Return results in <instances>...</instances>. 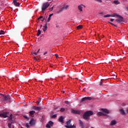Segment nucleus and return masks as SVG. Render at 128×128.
<instances>
[{
	"label": "nucleus",
	"instance_id": "29",
	"mask_svg": "<svg viewBox=\"0 0 128 128\" xmlns=\"http://www.w3.org/2000/svg\"><path fill=\"white\" fill-rule=\"evenodd\" d=\"M108 24H112V26H116V28H118V26L114 24L112 22H108Z\"/></svg>",
	"mask_w": 128,
	"mask_h": 128
},
{
	"label": "nucleus",
	"instance_id": "10",
	"mask_svg": "<svg viewBox=\"0 0 128 128\" xmlns=\"http://www.w3.org/2000/svg\"><path fill=\"white\" fill-rule=\"evenodd\" d=\"M43 31L46 32V30H48V22H46L44 25L43 26Z\"/></svg>",
	"mask_w": 128,
	"mask_h": 128
},
{
	"label": "nucleus",
	"instance_id": "22",
	"mask_svg": "<svg viewBox=\"0 0 128 128\" xmlns=\"http://www.w3.org/2000/svg\"><path fill=\"white\" fill-rule=\"evenodd\" d=\"M14 5L16 6H20V3H18V2H16V1H14Z\"/></svg>",
	"mask_w": 128,
	"mask_h": 128
},
{
	"label": "nucleus",
	"instance_id": "54",
	"mask_svg": "<svg viewBox=\"0 0 128 128\" xmlns=\"http://www.w3.org/2000/svg\"><path fill=\"white\" fill-rule=\"evenodd\" d=\"M16 0H13V2H16Z\"/></svg>",
	"mask_w": 128,
	"mask_h": 128
},
{
	"label": "nucleus",
	"instance_id": "28",
	"mask_svg": "<svg viewBox=\"0 0 128 128\" xmlns=\"http://www.w3.org/2000/svg\"><path fill=\"white\" fill-rule=\"evenodd\" d=\"M56 116H58V114H56L52 115V118H56Z\"/></svg>",
	"mask_w": 128,
	"mask_h": 128
},
{
	"label": "nucleus",
	"instance_id": "31",
	"mask_svg": "<svg viewBox=\"0 0 128 128\" xmlns=\"http://www.w3.org/2000/svg\"><path fill=\"white\" fill-rule=\"evenodd\" d=\"M12 122H11V123H8V127L9 128H12Z\"/></svg>",
	"mask_w": 128,
	"mask_h": 128
},
{
	"label": "nucleus",
	"instance_id": "52",
	"mask_svg": "<svg viewBox=\"0 0 128 128\" xmlns=\"http://www.w3.org/2000/svg\"><path fill=\"white\" fill-rule=\"evenodd\" d=\"M50 68H53L52 65H50Z\"/></svg>",
	"mask_w": 128,
	"mask_h": 128
},
{
	"label": "nucleus",
	"instance_id": "56",
	"mask_svg": "<svg viewBox=\"0 0 128 128\" xmlns=\"http://www.w3.org/2000/svg\"><path fill=\"white\" fill-rule=\"evenodd\" d=\"M83 90H86V88H84Z\"/></svg>",
	"mask_w": 128,
	"mask_h": 128
},
{
	"label": "nucleus",
	"instance_id": "8",
	"mask_svg": "<svg viewBox=\"0 0 128 128\" xmlns=\"http://www.w3.org/2000/svg\"><path fill=\"white\" fill-rule=\"evenodd\" d=\"M86 8V6H84V4H81L80 5H79L78 6V10L80 11V12H82V8Z\"/></svg>",
	"mask_w": 128,
	"mask_h": 128
},
{
	"label": "nucleus",
	"instance_id": "15",
	"mask_svg": "<svg viewBox=\"0 0 128 128\" xmlns=\"http://www.w3.org/2000/svg\"><path fill=\"white\" fill-rule=\"evenodd\" d=\"M30 124L31 126H34V124H36V122L34 121V120L32 118Z\"/></svg>",
	"mask_w": 128,
	"mask_h": 128
},
{
	"label": "nucleus",
	"instance_id": "23",
	"mask_svg": "<svg viewBox=\"0 0 128 128\" xmlns=\"http://www.w3.org/2000/svg\"><path fill=\"white\" fill-rule=\"evenodd\" d=\"M64 10V6H63L60 9V10L58 11V14L62 12Z\"/></svg>",
	"mask_w": 128,
	"mask_h": 128
},
{
	"label": "nucleus",
	"instance_id": "38",
	"mask_svg": "<svg viewBox=\"0 0 128 128\" xmlns=\"http://www.w3.org/2000/svg\"><path fill=\"white\" fill-rule=\"evenodd\" d=\"M65 104H70V102H68V101H65Z\"/></svg>",
	"mask_w": 128,
	"mask_h": 128
},
{
	"label": "nucleus",
	"instance_id": "51",
	"mask_svg": "<svg viewBox=\"0 0 128 128\" xmlns=\"http://www.w3.org/2000/svg\"><path fill=\"white\" fill-rule=\"evenodd\" d=\"M40 49H39L38 52H37V54H38V52H40Z\"/></svg>",
	"mask_w": 128,
	"mask_h": 128
},
{
	"label": "nucleus",
	"instance_id": "32",
	"mask_svg": "<svg viewBox=\"0 0 128 128\" xmlns=\"http://www.w3.org/2000/svg\"><path fill=\"white\" fill-rule=\"evenodd\" d=\"M65 109L64 108H61L60 110V112H64Z\"/></svg>",
	"mask_w": 128,
	"mask_h": 128
},
{
	"label": "nucleus",
	"instance_id": "55",
	"mask_svg": "<svg viewBox=\"0 0 128 128\" xmlns=\"http://www.w3.org/2000/svg\"><path fill=\"white\" fill-rule=\"evenodd\" d=\"M56 28H58V26L57 24H56Z\"/></svg>",
	"mask_w": 128,
	"mask_h": 128
},
{
	"label": "nucleus",
	"instance_id": "48",
	"mask_svg": "<svg viewBox=\"0 0 128 128\" xmlns=\"http://www.w3.org/2000/svg\"><path fill=\"white\" fill-rule=\"evenodd\" d=\"M55 56L56 58H58V54H55Z\"/></svg>",
	"mask_w": 128,
	"mask_h": 128
},
{
	"label": "nucleus",
	"instance_id": "49",
	"mask_svg": "<svg viewBox=\"0 0 128 128\" xmlns=\"http://www.w3.org/2000/svg\"><path fill=\"white\" fill-rule=\"evenodd\" d=\"M46 20V18H44L42 20V22H44Z\"/></svg>",
	"mask_w": 128,
	"mask_h": 128
},
{
	"label": "nucleus",
	"instance_id": "53",
	"mask_svg": "<svg viewBox=\"0 0 128 128\" xmlns=\"http://www.w3.org/2000/svg\"><path fill=\"white\" fill-rule=\"evenodd\" d=\"M42 24H40V28H42Z\"/></svg>",
	"mask_w": 128,
	"mask_h": 128
},
{
	"label": "nucleus",
	"instance_id": "33",
	"mask_svg": "<svg viewBox=\"0 0 128 128\" xmlns=\"http://www.w3.org/2000/svg\"><path fill=\"white\" fill-rule=\"evenodd\" d=\"M0 34H4V30H0Z\"/></svg>",
	"mask_w": 128,
	"mask_h": 128
},
{
	"label": "nucleus",
	"instance_id": "13",
	"mask_svg": "<svg viewBox=\"0 0 128 128\" xmlns=\"http://www.w3.org/2000/svg\"><path fill=\"white\" fill-rule=\"evenodd\" d=\"M114 18V14H106L104 16V18Z\"/></svg>",
	"mask_w": 128,
	"mask_h": 128
},
{
	"label": "nucleus",
	"instance_id": "9",
	"mask_svg": "<svg viewBox=\"0 0 128 128\" xmlns=\"http://www.w3.org/2000/svg\"><path fill=\"white\" fill-rule=\"evenodd\" d=\"M79 122H80L79 124H80V128H84V126H85L84 123L82 122V120H79Z\"/></svg>",
	"mask_w": 128,
	"mask_h": 128
},
{
	"label": "nucleus",
	"instance_id": "30",
	"mask_svg": "<svg viewBox=\"0 0 128 128\" xmlns=\"http://www.w3.org/2000/svg\"><path fill=\"white\" fill-rule=\"evenodd\" d=\"M48 124L52 126L54 124V122H52V121H50Z\"/></svg>",
	"mask_w": 128,
	"mask_h": 128
},
{
	"label": "nucleus",
	"instance_id": "7",
	"mask_svg": "<svg viewBox=\"0 0 128 128\" xmlns=\"http://www.w3.org/2000/svg\"><path fill=\"white\" fill-rule=\"evenodd\" d=\"M92 100V97H84L81 100L80 102H86V100Z\"/></svg>",
	"mask_w": 128,
	"mask_h": 128
},
{
	"label": "nucleus",
	"instance_id": "58",
	"mask_svg": "<svg viewBox=\"0 0 128 128\" xmlns=\"http://www.w3.org/2000/svg\"><path fill=\"white\" fill-rule=\"evenodd\" d=\"M48 1H50V0H48Z\"/></svg>",
	"mask_w": 128,
	"mask_h": 128
},
{
	"label": "nucleus",
	"instance_id": "41",
	"mask_svg": "<svg viewBox=\"0 0 128 128\" xmlns=\"http://www.w3.org/2000/svg\"><path fill=\"white\" fill-rule=\"evenodd\" d=\"M44 18V16H40V17H39V18H38V20H40V18Z\"/></svg>",
	"mask_w": 128,
	"mask_h": 128
},
{
	"label": "nucleus",
	"instance_id": "50",
	"mask_svg": "<svg viewBox=\"0 0 128 128\" xmlns=\"http://www.w3.org/2000/svg\"><path fill=\"white\" fill-rule=\"evenodd\" d=\"M34 60H36V57H34Z\"/></svg>",
	"mask_w": 128,
	"mask_h": 128
},
{
	"label": "nucleus",
	"instance_id": "43",
	"mask_svg": "<svg viewBox=\"0 0 128 128\" xmlns=\"http://www.w3.org/2000/svg\"><path fill=\"white\" fill-rule=\"evenodd\" d=\"M50 10L52 12L54 10V6L52 7L51 8H50Z\"/></svg>",
	"mask_w": 128,
	"mask_h": 128
},
{
	"label": "nucleus",
	"instance_id": "18",
	"mask_svg": "<svg viewBox=\"0 0 128 128\" xmlns=\"http://www.w3.org/2000/svg\"><path fill=\"white\" fill-rule=\"evenodd\" d=\"M114 124H116V120H112L111 121V126H114Z\"/></svg>",
	"mask_w": 128,
	"mask_h": 128
},
{
	"label": "nucleus",
	"instance_id": "36",
	"mask_svg": "<svg viewBox=\"0 0 128 128\" xmlns=\"http://www.w3.org/2000/svg\"><path fill=\"white\" fill-rule=\"evenodd\" d=\"M95 2H102V0H94Z\"/></svg>",
	"mask_w": 128,
	"mask_h": 128
},
{
	"label": "nucleus",
	"instance_id": "14",
	"mask_svg": "<svg viewBox=\"0 0 128 128\" xmlns=\"http://www.w3.org/2000/svg\"><path fill=\"white\" fill-rule=\"evenodd\" d=\"M72 112H73V114H80V112L74 110H72Z\"/></svg>",
	"mask_w": 128,
	"mask_h": 128
},
{
	"label": "nucleus",
	"instance_id": "2",
	"mask_svg": "<svg viewBox=\"0 0 128 128\" xmlns=\"http://www.w3.org/2000/svg\"><path fill=\"white\" fill-rule=\"evenodd\" d=\"M102 112H98L97 113V115L98 116H106V114H110V111L108 110L107 109H104V108H102Z\"/></svg>",
	"mask_w": 128,
	"mask_h": 128
},
{
	"label": "nucleus",
	"instance_id": "39",
	"mask_svg": "<svg viewBox=\"0 0 128 128\" xmlns=\"http://www.w3.org/2000/svg\"><path fill=\"white\" fill-rule=\"evenodd\" d=\"M50 124H46V128H50Z\"/></svg>",
	"mask_w": 128,
	"mask_h": 128
},
{
	"label": "nucleus",
	"instance_id": "25",
	"mask_svg": "<svg viewBox=\"0 0 128 128\" xmlns=\"http://www.w3.org/2000/svg\"><path fill=\"white\" fill-rule=\"evenodd\" d=\"M42 34V31L40 30H38V33H37V36H40V35Z\"/></svg>",
	"mask_w": 128,
	"mask_h": 128
},
{
	"label": "nucleus",
	"instance_id": "6",
	"mask_svg": "<svg viewBox=\"0 0 128 128\" xmlns=\"http://www.w3.org/2000/svg\"><path fill=\"white\" fill-rule=\"evenodd\" d=\"M8 112H4L2 114H0V118H8Z\"/></svg>",
	"mask_w": 128,
	"mask_h": 128
},
{
	"label": "nucleus",
	"instance_id": "45",
	"mask_svg": "<svg viewBox=\"0 0 128 128\" xmlns=\"http://www.w3.org/2000/svg\"><path fill=\"white\" fill-rule=\"evenodd\" d=\"M110 22H114V18H111L110 20Z\"/></svg>",
	"mask_w": 128,
	"mask_h": 128
},
{
	"label": "nucleus",
	"instance_id": "47",
	"mask_svg": "<svg viewBox=\"0 0 128 128\" xmlns=\"http://www.w3.org/2000/svg\"><path fill=\"white\" fill-rule=\"evenodd\" d=\"M46 54H48V52H46L44 54V56H46Z\"/></svg>",
	"mask_w": 128,
	"mask_h": 128
},
{
	"label": "nucleus",
	"instance_id": "1",
	"mask_svg": "<svg viewBox=\"0 0 128 128\" xmlns=\"http://www.w3.org/2000/svg\"><path fill=\"white\" fill-rule=\"evenodd\" d=\"M92 114H94L92 111H87L84 113L83 118L85 120L88 122L90 120V116H92Z\"/></svg>",
	"mask_w": 128,
	"mask_h": 128
},
{
	"label": "nucleus",
	"instance_id": "21",
	"mask_svg": "<svg viewBox=\"0 0 128 128\" xmlns=\"http://www.w3.org/2000/svg\"><path fill=\"white\" fill-rule=\"evenodd\" d=\"M8 120H12V114H8Z\"/></svg>",
	"mask_w": 128,
	"mask_h": 128
},
{
	"label": "nucleus",
	"instance_id": "27",
	"mask_svg": "<svg viewBox=\"0 0 128 128\" xmlns=\"http://www.w3.org/2000/svg\"><path fill=\"white\" fill-rule=\"evenodd\" d=\"M114 4H120V2L118 0H114Z\"/></svg>",
	"mask_w": 128,
	"mask_h": 128
},
{
	"label": "nucleus",
	"instance_id": "34",
	"mask_svg": "<svg viewBox=\"0 0 128 128\" xmlns=\"http://www.w3.org/2000/svg\"><path fill=\"white\" fill-rule=\"evenodd\" d=\"M68 5H66L65 7H64V10H68Z\"/></svg>",
	"mask_w": 128,
	"mask_h": 128
},
{
	"label": "nucleus",
	"instance_id": "44",
	"mask_svg": "<svg viewBox=\"0 0 128 128\" xmlns=\"http://www.w3.org/2000/svg\"><path fill=\"white\" fill-rule=\"evenodd\" d=\"M26 128H30V125H28V124H26Z\"/></svg>",
	"mask_w": 128,
	"mask_h": 128
},
{
	"label": "nucleus",
	"instance_id": "3",
	"mask_svg": "<svg viewBox=\"0 0 128 128\" xmlns=\"http://www.w3.org/2000/svg\"><path fill=\"white\" fill-rule=\"evenodd\" d=\"M116 16L119 18L118 19H116L115 20V22H118V24H120L122 22H124V17L116 13H114V18H116Z\"/></svg>",
	"mask_w": 128,
	"mask_h": 128
},
{
	"label": "nucleus",
	"instance_id": "12",
	"mask_svg": "<svg viewBox=\"0 0 128 128\" xmlns=\"http://www.w3.org/2000/svg\"><path fill=\"white\" fill-rule=\"evenodd\" d=\"M32 108L35 110H42V108L40 106H33Z\"/></svg>",
	"mask_w": 128,
	"mask_h": 128
},
{
	"label": "nucleus",
	"instance_id": "26",
	"mask_svg": "<svg viewBox=\"0 0 128 128\" xmlns=\"http://www.w3.org/2000/svg\"><path fill=\"white\" fill-rule=\"evenodd\" d=\"M77 30H80V28H82V26L79 25L76 27Z\"/></svg>",
	"mask_w": 128,
	"mask_h": 128
},
{
	"label": "nucleus",
	"instance_id": "46",
	"mask_svg": "<svg viewBox=\"0 0 128 128\" xmlns=\"http://www.w3.org/2000/svg\"><path fill=\"white\" fill-rule=\"evenodd\" d=\"M113 78H116V75H114Z\"/></svg>",
	"mask_w": 128,
	"mask_h": 128
},
{
	"label": "nucleus",
	"instance_id": "42",
	"mask_svg": "<svg viewBox=\"0 0 128 128\" xmlns=\"http://www.w3.org/2000/svg\"><path fill=\"white\" fill-rule=\"evenodd\" d=\"M36 102L37 104V106H38V104H40V99H39V100L37 101Z\"/></svg>",
	"mask_w": 128,
	"mask_h": 128
},
{
	"label": "nucleus",
	"instance_id": "17",
	"mask_svg": "<svg viewBox=\"0 0 128 128\" xmlns=\"http://www.w3.org/2000/svg\"><path fill=\"white\" fill-rule=\"evenodd\" d=\"M65 128H75L76 126H72V124H70V126H65Z\"/></svg>",
	"mask_w": 128,
	"mask_h": 128
},
{
	"label": "nucleus",
	"instance_id": "37",
	"mask_svg": "<svg viewBox=\"0 0 128 128\" xmlns=\"http://www.w3.org/2000/svg\"><path fill=\"white\" fill-rule=\"evenodd\" d=\"M24 118H26V120H30V118H28V116H24Z\"/></svg>",
	"mask_w": 128,
	"mask_h": 128
},
{
	"label": "nucleus",
	"instance_id": "40",
	"mask_svg": "<svg viewBox=\"0 0 128 128\" xmlns=\"http://www.w3.org/2000/svg\"><path fill=\"white\" fill-rule=\"evenodd\" d=\"M100 86H102V80H100Z\"/></svg>",
	"mask_w": 128,
	"mask_h": 128
},
{
	"label": "nucleus",
	"instance_id": "57",
	"mask_svg": "<svg viewBox=\"0 0 128 128\" xmlns=\"http://www.w3.org/2000/svg\"><path fill=\"white\" fill-rule=\"evenodd\" d=\"M126 10H128V7L126 8Z\"/></svg>",
	"mask_w": 128,
	"mask_h": 128
},
{
	"label": "nucleus",
	"instance_id": "20",
	"mask_svg": "<svg viewBox=\"0 0 128 128\" xmlns=\"http://www.w3.org/2000/svg\"><path fill=\"white\" fill-rule=\"evenodd\" d=\"M52 16H54V14H51L49 15V16L48 18L47 22H50V18H52Z\"/></svg>",
	"mask_w": 128,
	"mask_h": 128
},
{
	"label": "nucleus",
	"instance_id": "5",
	"mask_svg": "<svg viewBox=\"0 0 128 128\" xmlns=\"http://www.w3.org/2000/svg\"><path fill=\"white\" fill-rule=\"evenodd\" d=\"M0 96H2V102H8L10 100V95L4 96V94H0Z\"/></svg>",
	"mask_w": 128,
	"mask_h": 128
},
{
	"label": "nucleus",
	"instance_id": "19",
	"mask_svg": "<svg viewBox=\"0 0 128 128\" xmlns=\"http://www.w3.org/2000/svg\"><path fill=\"white\" fill-rule=\"evenodd\" d=\"M36 113V111L34 110H32V111H30L29 112V114L30 116H34V114Z\"/></svg>",
	"mask_w": 128,
	"mask_h": 128
},
{
	"label": "nucleus",
	"instance_id": "4",
	"mask_svg": "<svg viewBox=\"0 0 128 128\" xmlns=\"http://www.w3.org/2000/svg\"><path fill=\"white\" fill-rule=\"evenodd\" d=\"M50 2H48L43 3L41 8L42 12H44V10H46V8L50 6Z\"/></svg>",
	"mask_w": 128,
	"mask_h": 128
},
{
	"label": "nucleus",
	"instance_id": "35",
	"mask_svg": "<svg viewBox=\"0 0 128 128\" xmlns=\"http://www.w3.org/2000/svg\"><path fill=\"white\" fill-rule=\"evenodd\" d=\"M32 56H36L38 54V53L37 52H32Z\"/></svg>",
	"mask_w": 128,
	"mask_h": 128
},
{
	"label": "nucleus",
	"instance_id": "16",
	"mask_svg": "<svg viewBox=\"0 0 128 128\" xmlns=\"http://www.w3.org/2000/svg\"><path fill=\"white\" fill-rule=\"evenodd\" d=\"M59 122H61V124H64V117H62V116H60L59 118Z\"/></svg>",
	"mask_w": 128,
	"mask_h": 128
},
{
	"label": "nucleus",
	"instance_id": "24",
	"mask_svg": "<svg viewBox=\"0 0 128 128\" xmlns=\"http://www.w3.org/2000/svg\"><path fill=\"white\" fill-rule=\"evenodd\" d=\"M70 122H72V120H69L66 122V126H70Z\"/></svg>",
	"mask_w": 128,
	"mask_h": 128
},
{
	"label": "nucleus",
	"instance_id": "11",
	"mask_svg": "<svg viewBox=\"0 0 128 128\" xmlns=\"http://www.w3.org/2000/svg\"><path fill=\"white\" fill-rule=\"evenodd\" d=\"M119 112L120 114H122V116H126V112H124V110L123 108L120 109Z\"/></svg>",
	"mask_w": 128,
	"mask_h": 128
}]
</instances>
